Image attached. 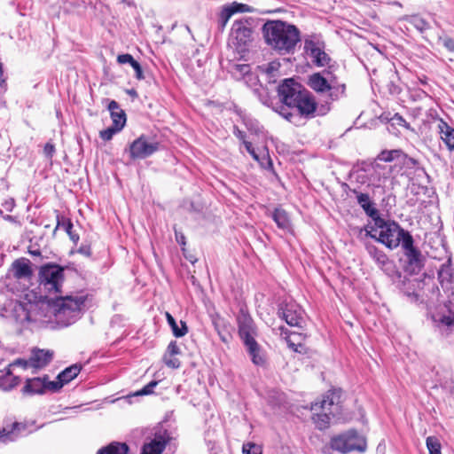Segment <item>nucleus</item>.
<instances>
[{
  "label": "nucleus",
  "mask_w": 454,
  "mask_h": 454,
  "mask_svg": "<svg viewBox=\"0 0 454 454\" xmlns=\"http://www.w3.org/2000/svg\"><path fill=\"white\" fill-rule=\"evenodd\" d=\"M378 159L381 161L391 162L395 160H399L404 164H408L409 162L415 165L417 161L413 158H409L402 150H385L382 151Z\"/></svg>",
  "instance_id": "nucleus-24"
},
{
  "label": "nucleus",
  "mask_w": 454,
  "mask_h": 454,
  "mask_svg": "<svg viewBox=\"0 0 454 454\" xmlns=\"http://www.w3.org/2000/svg\"><path fill=\"white\" fill-rule=\"evenodd\" d=\"M37 296L30 292L25 294V301H15L13 314L20 323L35 322L40 324L55 322L64 327L74 323L84 306L83 296L57 297L52 303L35 301Z\"/></svg>",
  "instance_id": "nucleus-1"
},
{
  "label": "nucleus",
  "mask_w": 454,
  "mask_h": 454,
  "mask_svg": "<svg viewBox=\"0 0 454 454\" xmlns=\"http://www.w3.org/2000/svg\"><path fill=\"white\" fill-rule=\"evenodd\" d=\"M122 129H119V127H115L112 125L111 127L101 130L99 133L100 137L105 141H109L113 138V137L120 132Z\"/></svg>",
  "instance_id": "nucleus-40"
},
{
  "label": "nucleus",
  "mask_w": 454,
  "mask_h": 454,
  "mask_svg": "<svg viewBox=\"0 0 454 454\" xmlns=\"http://www.w3.org/2000/svg\"><path fill=\"white\" fill-rule=\"evenodd\" d=\"M332 449L342 453L354 450L363 452L366 450V441L363 435L355 430H349L342 434L335 436L331 440Z\"/></svg>",
  "instance_id": "nucleus-8"
},
{
  "label": "nucleus",
  "mask_w": 454,
  "mask_h": 454,
  "mask_svg": "<svg viewBox=\"0 0 454 454\" xmlns=\"http://www.w3.org/2000/svg\"><path fill=\"white\" fill-rule=\"evenodd\" d=\"M438 127L440 129L441 138L450 151H454V128L442 121L440 122Z\"/></svg>",
  "instance_id": "nucleus-28"
},
{
  "label": "nucleus",
  "mask_w": 454,
  "mask_h": 454,
  "mask_svg": "<svg viewBox=\"0 0 454 454\" xmlns=\"http://www.w3.org/2000/svg\"><path fill=\"white\" fill-rule=\"evenodd\" d=\"M366 230V235L383 244L390 250L397 248L411 233L403 229L394 221H386L383 218L376 219L372 226Z\"/></svg>",
  "instance_id": "nucleus-4"
},
{
  "label": "nucleus",
  "mask_w": 454,
  "mask_h": 454,
  "mask_svg": "<svg viewBox=\"0 0 454 454\" xmlns=\"http://www.w3.org/2000/svg\"><path fill=\"white\" fill-rule=\"evenodd\" d=\"M244 145L248 152V153L255 160H257L262 167L266 166H271V161L267 154H263L262 158H260L259 154L256 153L255 150L254 149L252 144L247 140H244Z\"/></svg>",
  "instance_id": "nucleus-34"
},
{
  "label": "nucleus",
  "mask_w": 454,
  "mask_h": 454,
  "mask_svg": "<svg viewBox=\"0 0 454 454\" xmlns=\"http://www.w3.org/2000/svg\"><path fill=\"white\" fill-rule=\"evenodd\" d=\"M232 72L234 74L245 75L250 72V67L247 64H234Z\"/></svg>",
  "instance_id": "nucleus-44"
},
{
  "label": "nucleus",
  "mask_w": 454,
  "mask_h": 454,
  "mask_svg": "<svg viewBox=\"0 0 454 454\" xmlns=\"http://www.w3.org/2000/svg\"><path fill=\"white\" fill-rule=\"evenodd\" d=\"M309 84L314 90L318 92H324L331 89L327 80L318 73L310 76Z\"/></svg>",
  "instance_id": "nucleus-29"
},
{
  "label": "nucleus",
  "mask_w": 454,
  "mask_h": 454,
  "mask_svg": "<svg viewBox=\"0 0 454 454\" xmlns=\"http://www.w3.org/2000/svg\"><path fill=\"white\" fill-rule=\"evenodd\" d=\"M128 446L126 443L112 442L106 447L100 449L97 454H127Z\"/></svg>",
  "instance_id": "nucleus-31"
},
{
  "label": "nucleus",
  "mask_w": 454,
  "mask_h": 454,
  "mask_svg": "<svg viewBox=\"0 0 454 454\" xmlns=\"http://www.w3.org/2000/svg\"><path fill=\"white\" fill-rule=\"evenodd\" d=\"M12 366L10 364L8 368L0 370V388L4 391L11 390L19 384V377L12 374Z\"/></svg>",
  "instance_id": "nucleus-27"
},
{
  "label": "nucleus",
  "mask_w": 454,
  "mask_h": 454,
  "mask_svg": "<svg viewBox=\"0 0 454 454\" xmlns=\"http://www.w3.org/2000/svg\"><path fill=\"white\" fill-rule=\"evenodd\" d=\"M443 45L450 51L454 52V40L448 38L443 42Z\"/></svg>",
  "instance_id": "nucleus-52"
},
{
  "label": "nucleus",
  "mask_w": 454,
  "mask_h": 454,
  "mask_svg": "<svg viewBox=\"0 0 454 454\" xmlns=\"http://www.w3.org/2000/svg\"><path fill=\"white\" fill-rule=\"evenodd\" d=\"M176 239L180 245H185V237L183 234L179 235L177 232H176Z\"/></svg>",
  "instance_id": "nucleus-55"
},
{
  "label": "nucleus",
  "mask_w": 454,
  "mask_h": 454,
  "mask_svg": "<svg viewBox=\"0 0 454 454\" xmlns=\"http://www.w3.org/2000/svg\"><path fill=\"white\" fill-rule=\"evenodd\" d=\"M280 330H281V334L286 335L285 339H286L289 348H293L294 351H298V347L301 346V344L299 342L295 343V341H298V340H296V339H301V335L295 334V333H291V334L287 335V331L284 327H280Z\"/></svg>",
  "instance_id": "nucleus-36"
},
{
  "label": "nucleus",
  "mask_w": 454,
  "mask_h": 454,
  "mask_svg": "<svg viewBox=\"0 0 454 454\" xmlns=\"http://www.w3.org/2000/svg\"><path fill=\"white\" fill-rule=\"evenodd\" d=\"M305 89L294 79L289 78L283 81L278 87V95L279 102L274 103V100L268 96H260L261 102L272 108L276 113L287 120L289 122L296 123L297 114L292 113L290 109L294 106L299 97L304 92Z\"/></svg>",
  "instance_id": "nucleus-3"
},
{
  "label": "nucleus",
  "mask_w": 454,
  "mask_h": 454,
  "mask_svg": "<svg viewBox=\"0 0 454 454\" xmlns=\"http://www.w3.org/2000/svg\"><path fill=\"white\" fill-rule=\"evenodd\" d=\"M330 59H315V62L317 66L323 67L325 65H327Z\"/></svg>",
  "instance_id": "nucleus-54"
},
{
  "label": "nucleus",
  "mask_w": 454,
  "mask_h": 454,
  "mask_svg": "<svg viewBox=\"0 0 454 454\" xmlns=\"http://www.w3.org/2000/svg\"><path fill=\"white\" fill-rule=\"evenodd\" d=\"M50 384L51 381L48 380L47 376L27 379L22 388V393L28 395H42L47 390L51 391Z\"/></svg>",
  "instance_id": "nucleus-17"
},
{
  "label": "nucleus",
  "mask_w": 454,
  "mask_h": 454,
  "mask_svg": "<svg viewBox=\"0 0 454 454\" xmlns=\"http://www.w3.org/2000/svg\"><path fill=\"white\" fill-rule=\"evenodd\" d=\"M117 57H125V58H128V57H132L130 54L129 53H126V54H119Z\"/></svg>",
  "instance_id": "nucleus-62"
},
{
  "label": "nucleus",
  "mask_w": 454,
  "mask_h": 454,
  "mask_svg": "<svg viewBox=\"0 0 454 454\" xmlns=\"http://www.w3.org/2000/svg\"><path fill=\"white\" fill-rule=\"evenodd\" d=\"M354 192L356 195L358 204L366 215L372 219L373 223L376 222V219L380 218L378 209L373 206L367 193H362L356 191H354Z\"/></svg>",
  "instance_id": "nucleus-25"
},
{
  "label": "nucleus",
  "mask_w": 454,
  "mask_h": 454,
  "mask_svg": "<svg viewBox=\"0 0 454 454\" xmlns=\"http://www.w3.org/2000/svg\"><path fill=\"white\" fill-rule=\"evenodd\" d=\"M222 325H223L224 324L220 320L214 322L215 329L216 330L220 339L222 341L227 343L231 339V334L228 331H224L221 328Z\"/></svg>",
  "instance_id": "nucleus-42"
},
{
  "label": "nucleus",
  "mask_w": 454,
  "mask_h": 454,
  "mask_svg": "<svg viewBox=\"0 0 454 454\" xmlns=\"http://www.w3.org/2000/svg\"><path fill=\"white\" fill-rule=\"evenodd\" d=\"M303 51L308 57H328L325 52V43L319 34H311L304 36Z\"/></svg>",
  "instance_id": "nucleus-14"
},
{
  "label": "nucleus",
  "mask_w": 454,
  "mask_h": 454,
  "mask_svg": "<svg viewBox=\"0 0 454 454\" xmlns=\"http://www.w3.org/2000/svg\"><path fill=\"white\" fill-rule=\"evenodd\" d=\"M243 454H262V447L254 442H247L243 444L242 447Z\"/></svg>",
  "instance_id": "nucleus-41"
},
{
  "label": "nucleus",
  "mask_w": 454,
  "mask_h": 454,
  "mask_svg": "<svg viewBox=\"0 0 454 454\" xmlns=\"http://www.w3.org/2000/svg\"><path fill=\"white\" fill-rule=\"evenodd\" d=\"M279 68L280 63L277 59L266 63H262L257 67L259 74L264 77V79L270 83L275 82L276 78L279 76Z\"/></svg>",
  "instance_id": "nucleus-23"
},
{
  "label": "nucleus",
  "mask_w": 454,
  "mask_h": 454,
  "mask_svg": "<svg viewBox=\"0 0 454 454\" xmlns=\"http://www.w3.org/2000/svg\"><path fill=\"white\" fill-rule=\"evenodd\" d=\"M390 168L376 163L372 166V173L369 176V186L382 188L385 186L390 175Z\"/></svg>",
  "instance_id": "nucleus-19"
},
{
  "label": "nucleus",
  "mask_w": 454,
  "mask_h": 454,
  "mask_svg": "<svg viewBox=\"0 0 454 454\" xmlns=\"http://www.w3.org/2000/svg\"><path fill=\"white\" fill-rule=\"evenodd\" d=\"M71 239L74 241V242H76L78 239H79V237L77 235H74L73 233H71V235H69Z\"/></svg>",
  "instance_id": "nucleus-60"
},
{
  "label": "nucleus",
  "mask_w": 454,
  "mask_h": 454,
  "mask_svg": "<svg viewBox=\"0 0 454 454\" xmlns=\"http://www.w3.org/2000/svg\"><path fill=\"white\" fill-rule=\"evenodd\" d=\"M226 7L229 9L231 15L243 12H254L256 11L255 8L251 5L238 2H233L230 4H227Z\"/></svg>",
  "instance_id": "nucleus-35"
},
{
  "label": "nucleus",
  "mask_w": 454,
  "mask_h": 454,
  "mask_svg": "<svg viewBox=\"0 0 454 454\" xmlns=\"http://www.w3.org/2000/svg\"><path fill=\"white\" fill-rule=\"evenodd\" d=\"M262 32L266 44L281 55L294 54L301 41L299 28L280 20H267Z\"/></svg>",
  "instance_id": "nucleus-2"
},
{
  "label": "nucleus",
  "mask_w": 454,
  "mask_h": 454,
  "mask_svg": "<svg viewBox=\"0 0 454 454\" xmlns=\"http://www.w3.org/2000/svg\"><path fill=\"white\" fill-rule=\"evenodd\" d=\"M53 352L51 350L35 349L28 360L17 359L11 365L21 366L24 369H41L45 367L52 359Z\"/></svg>",
  "instance_id": "nucleus-11"
},
{
  "label": "nucleus",
  "mask_w": 454,
  "mask_h": 454,
  "mask_svg": "<svg viewBox=\"0 0 454 454\" xmlns=\"http://www.w3.org/2000/svg\"><path fill=\"white\" fill-rule=\"evenodd\" d=\"M439 385L442 387L448 389L450 392H452L454 389V381L452 380H446L444 383L440 382Z\"/></svg>",
  "instance_id": "nucleus-50"
},
{
  "label": "nucleus",
  "mask_w": 454,
  "mask_h": 454,
  "mask_svg": "<svg viewBox=\"0 0 454 454\" xmlns=\"http://www.w3.org/2000/svg\"><path fill=\"white\" fill-rule=\"evenodd\" d=\"M64 279V270L56 264H47L39 271V288L49 294L60 293Z\"/></svg>",
  "instance_id": "nucleus-7"
},
{
  "label": "nucleus",
  "mask_w": 454,
  "mask_h": 454,
  "mask_svg": "<svg viewBox=\"0 0 454 454\" xmlns=\"http://www.w3.org/2000/svg\"><path fill=\"white\" fill-rule=\"evenodd\" d=\"M402 247L406 258L405 270L411 274H418L424 267V256L414 246L413 237H407L402 243Z\"/></svg>",
  "instance_id": "nucleus-9"
},
{
  "label": "nucleus",
  "mask_w": 454,
  "mask_h": 454,
  "mask_svg": "<svg viewBox=\"0 0 454 454\" xmlns=\"http://www.w3.org/2000/svg\"><path fill=\"white\" fill-rule=\"evenodd\" d=\"M234 135L239 138L240 139L243 143H244V140L245 137H246V135L243 131H241L240 129H239L237 127H234V131H233Z\"/></svg>",
  "instance_id": "nucleus-53"
},
{
  "label": "nucleus",
  "mask_w": 454,
  "mask_h": 454,
  "mask_svg": "<svg viewBox=\"0 0 454 454\" xmlns=\"http://www.w3.org/2000/svg\"><path fill=\"white\" fill-rule=\"evenodd\" d=\"M246 126L249 130L253 132L256 133L259 130L258 123L256 121H246Z\"/></svg>",
  "instance_id": "nucleus-51"
},
{
  "label": "nucleus",
  "mask_w": 454,
  "mask_h": 454,
  "mask_svg": "<svg viewBox=\"0 0 454 454\" xmlns=\"http://www.w3.org/2000/svg\"><path fill=\"white\" fill-rule=\"evenodd\" d=\"M117 60L120 64L129 63L136 73V77L138 80L144 79L142 67L135 59H117Z\"/></svg>",
  "instance_id": "nucleus-38"
},
{
  "label": "nucleus",
  "mask_w": 454,
  "mask_h": 454,
  "mask_svg": "<svg viewBox=\"0 0 454 454\" xmlns=\"http://www.w3.org/2000/svg\"><path fill=\"white\" fill-rule=\"evenodd\" d=\"M14 206H15V201L13 199H9L3 203V207L7 212L12 211Z\"/></svg>",
  "instance_id": "nucleus-49"
},
{
  "label": "nucleus",
  "mask_w": 454,
  "mask_h": 454,
  "mask_svg": "<svg viewBox=\"0 0 454 454\" xmlns=\"http://www.w3.org/2000/svg\"><path fill=\"white\" fill-rule=\"evenodd\" d=\"M237 323L239 327V334L244 344L254 346L255 336L257 331L254 320L245 308H240L237 316Z\"/></svg>",
  "instance_id": "nucleus-10"
},
{
  "label": "nucleus",
  "mask_w": 454,
  "mask_h": 454,
  "mask_svg": "<svg viewBox=\"0 0 454 454\" xmlns=\"http://www.w3.org/2000/svg\"><path fill=\"white\" fill-rule=\"evenodd\" d=\"M439 321L441 324L446 325V326H450L453 325L454 323V318L452 316H450V315H443L440 318H439Z\"/></svg>",
  "instance_id": "nucleus-48"
},
{
  "label": "nucleus",
  "mask_w": 454,
  "mask_h": 454,
  "mask_svg": "<svg viewBox=\"0 0 454 454\" xmlns=\"http://www.w3.org/2000/svg\"><path fill=\"white\" fill-rule=\"evenodd\" d=\"M316 109L317 104L313 97L307 90H305L290 111L297 114V118L295 119L297 121L298 119H300V116L312 117Z\"/></svg>",
  "instance_id": "nucleus-15"
},
{
  "label": "nucleus",
  "mask_w": 454,
  "mask_h": 454,
  "mask_svg": "<svg viewBox=\"0 0 454 454\" xmlns=\"http://www.w3.org/2000/svg\"><path fill=\"white\" fill-rule=\"evenodd\" d=\"M159 149V143L148 142L145 136L134 140L129 145V154L132 159H145Z\"/></svg>",
  "instance_id": "nucleus-13"
},
{
  "label": "nucleus",
  "mask_w": 454,
  "mask_h": 454,
  "mask_svg": "<svg viewBox=\"0 0 454 454\" xmlns=\"http://www.w3.org/2000/svg\"><path fill=\"white\" fill-rule=\"evenodd\" d=\"M12 270L17 279L29 280L33 275L31 262L27 258L15 260L12 264Z\"/></svg>",
  "instance_id": "nucleus-22"
},
{
  "label": "nucleus",
  "mask_w": 454,
  "mask_h": 454,
  "mask_svg": "<svg viewBox=\"0 0 454 454\" xmlns=\"http://www.w3.org/2000/svg\"><path fill=\"white\" fill-rule=\"evenodd\" d=\"M27 434V425L14 422L12 427L0 429V443H8Z\"/></svg>",
  "instance_id": "nucleus-21"
},
{
  "label": "nucleus",
  "mask_w": 454,
  "mask_h": 454,
  "mask_svg": "<svg viewBox=\"0 0 454 454\" xmlns=\"http://www.w3.org/2000/svg\"><path fill=\"white\" fill-rule=\"evenodd\" d=\"M43 153L48 159H51L55 153V146L51 143H47L43 148Z\"/></svg>",
  "instance_id": "nucleus-47"
},
{
  "label": "nucleus",
  "mask_w": 454,
  "mask_h": 454,
  "mask_svg": "<svg viewBox=\"0 0 454 454\" xmlns=\"http://www.w3.org/2000/svg\"><path fill=\"white\" fill-rule=\"evenodd\" d=\"M231 16L232 15L230 12L229 9L226 7V5H224L219 13L218 26L220 30L224 29Z\"/></svg>",
  "instance_id": "nucleus-39"
},
{
  "label": "nucleus",
  "mask_w": 454,
  "mask_h": 454,
  "mask_svg": "<svg viewBox=\"0 0 454 454\" xmlns=\"http://www.w3.org/2000/svg\"><path fill=\"white\" fill-rule=\"evenodd\" d=\"M107 108L110 112L113 125L123 129L126 123V114L115 100L108 103Z\"/></svg>",
  "instance_id": "nucleus-26"
},
{
  "label": "nucleus",
  "mask_w": 454,
  "mask_h": 454,
  "mask_svg": "<svg viewBox=\"0 0 454 454\" xmlns=\"http://www.w3.org/2000/svg\"><path fill=\"white\" fill-rule=\"evenodd\" d=\"M166 317H167L168 325H170V327L172 329L173 334L176 337L180 338V337L184 336L187 333L188 328L184 322H183V321L180 322L182 327L179 328L175 318L168 312L166 313Z\"/></svg>",
  "instance_id": "nucleus-32"
},
{
  "label": "nucleus",
  "mask_w": 454,
  "mask_h": 454,
  "mask_svg": "<svg viewBox=\"0 0 454 454\" xmlns=\"http://www.w3.org/2000/svg\"><path fill=\"white\" fill-rule=\"evenodd\" d=\"M340 390H330L321 401L311 404L312 419L318 429L327 428L331 419L340 413Z\"/></svg>",
  "instance_id": "nucleus-5"
},
{
  "label": "nucleus",
  "mask_w": 454,
  "mask_h": 454,
  "mask_svg": "<svg viewBox=\"0 0 454 454\" xmlns=\"http://www.w3.org/2000/svg\"><path fill=\"white\" fill-rule=\"evenodd\" d=\"M429 454H442L441 443L435 436H428L426 441Z\"/></svg>",
  "instance_id": "nucleus-37"
},
{
  "label": "nucleus",
  "mask_w": 454,
  "mask_h": 454,
  "mask_svg": "<svg viewBox=\"0 0 454 454\" xmlns=\"http://www.w3.org/2000/svg\"><path fill=\"white\" fill-rule=\"evenodd\" d=\"M389 121L392 123V125H398V126L405 128L406 129H411L410 124L399 114H395L389 119Z\"/></svg>",
  "instance_id": "nucleus-43"
},
{
  "label": "nucleus",
  "mask_w": 454,
  "mask_h": 454,
  "mask_svg": "<svg viewBox=\"0 0 454 454\" xmlns=\"http://www.w3.org/2000/svg\"><path fill=\"white\" fill-rule=\"evenodd\" d=\"M4 218L6 219V220H9V221L12 220V215H6V216H4Z\"/></svg>",
  "instance_id": "nucleus-63"
},
{
  "label": "nucleus",
  "mask_w": 454,
  "mask_h": 454,
  "mask_svg": "<svg viewBox=\"0 0 454 454\" xmlns=\"http://www.w3.org/2000/svg\"><path fill=\"white\" fill-rule=\"evenodd\" d=\"M157 381H151L145 385L141 390L136 393V395H144L153 393V388L156 387Z\"/></svg>",
  "instance_id": "nucleus-45"
},
{
  "label": "nucleus",
  "mask_w": 454,
  "mask_h": 454,
  "mask_svg": "<svg viewBox=\"0 0 454 454\" xmlns=\"http://www.w3.org/2000/svg\"><path fill=\"white\" fill-rule=\"evenodd\" d=\"M170 437L166 430L155 433L154 437L145 443L141 454H161L166 448Z\"/></svg>",
  "instance_id": "nucleus-16"
},
{
  "label": "nucleus",
  "mask_w": 454,
  "mask_h": 454,
  "mask_svg": "<svg viewBox=\"0 0 454 454\" xmlns=\"http://www.w3.org/2000/svg\"><path fill=\"white\" fill-rule=\"evenodd\" d=\"M31 254H34V255H38V254H40V252L39 251H33V252H31Z\"/></svg>",
  "instance_id": "nucleus-64"
},
{
  "label": "nucleus",
  "mask_w": 454,
  "mask_h": 454,
  "mask_svg": "<svg viewBox=\"0 0 454 454\" xmlns=\"http://www.w3.org/2000/svg\"><path fill=\"white\" fill-rule=\"evenodd\" d=\"M365 248L372 259L384 271L389 273L394 269V263L389 260L387 255L376 246L367 243Z\"/></svg>",
  "instance_id": "nucleus-18"
},
{
  "label": "nucleus",
  "mask_w": 454,
  "mask_h": 454,
  "mask_svg": "<svg viewBox=\"0 0 454 454\" xmlns=\"http://www.w3.org/2000/svg\"><path fill=\"white\" fill-rule=\"evenodd\" d=\"M443 273H444V272H443V270H441V271L439 272V276H438V278H440L441 282H442Z\"/></svg>",
  "instance_id": "nucleus-61"
},
{
  "label": "nucleus",
  "mask_w": 454,
  "mask_h": 454,
  "mask_svg": "<svg viewBox=\"0 0 454 454\" xmlns=\"http://www.w3.org/2000/svg\"><path fill=\"white\" fill-rule=\"evenodd\" d=\"M413 24L416 27V28L421 32L427 29L429 27L428 23L420 18H414Z\"/></svg>",
  "instance_id": "nucleus-46"
},
{
  "label": "nucleus",
  "mask_w": 454,
  "mask_h": 454,
  "mask_svg": "<svg viewBox=\"0 0 454 454\" xmlns=\"http://www.w3.org/2000/svg\"><path fill=\"white\" fill-rule=\"evenodd\" d=\"M81 371V366L73 364L61 372L56 380L51 381V392L59 390L65 384L74 379Z\"/></svg>",
  "instance_id": "nucleus-20"
},
{
  "label": "nucleus",
  "mask_w": 454,
  "mask_h": 454,
  "mask_svg": "<svg viewBox=\"0 0 454 454\" xmlns=\"http://www.w3.org/2000/svg\"><path fill=\"white\" fill-rule=\"evenodd\" d=\"M272 218L274 222L277 223L278 227L284 230H290V220L286 214V212L283 209L277 208L272 214Z\"/></svg>",
  "instance_id": "nucleus-30"
},
{
  "label": "nucleus",
  "mask_w": 454,
  "mask_h": 454,
  "mask_svg": "<svg viewBox=\"0 0 454 454\" xmlns=\"http://www.w3.org/2000/svg\"><path fill=\"white\" fill-rule=\"evenodd\" d=\"M253 20H235L231 26L228 45L238 54L246 53L253 42Z\"/></svg>",
  "instance_id": "nucleus-6"
},
{
  "label": "nucleus",
  "mask_w": 454,
  "mask_h": 454,
  "mask_svg": "<svg viewBox=\"0 0 454 454\" xmlns=\"http://www.w3.org/2000/svg\"><path fill=\"white\" fill-rule=\"evenodd\" d=\"M278 313L290 326L301 328L305 322L303 309L294 301L286 302L279 308Z\"/></svg>",
  "instance_id": "nucleus-12"
},
{
  "label": "nucleus",
  "mask_w": 454,
  "mask_h": 454,
  "mask_svg": "<svg viewBox=\"0 0 454 454\" xmlns=\"http://www.w3.org/2000/svg\"><path fill=\"white\" fill-rule=\"evenodd\" d=\"M245 346L247 347V351L252 357V362L256 365H262L265 360L256 340H254V346L253 345V347L249 344H245Z\"/></svg>",
  "instance_id": "nucleus-33"
},
{
  "label": "nucleus",
  "mask_w": 454,
  "mask_h": 454,
  "mask_svg": "<svg viewBox=\"0 0 454 454\" xmlns=\"http://www.w3.org/2000/svg\"><path fill=\"white\" fill-rule=\"evenodd\" d=\"M72 228H73V223H72L71 222H68V223L66 224L65 229H66L67 232L69 235H71V233H72V231H71Z\"/></svg>",
  "instance_id": "nucleus-58"
},
{
  "label": "nucleus",
  "mask_w": 454,
  "mask_h": 454,
  "mask_svg": "<svg viewBox=\"0 0 454 454\" xmlns=\"http://www.w3.org/2000/svg\"><path fill=\"white\" fill-rule=\"evenodd\" d=\"M168 349H169L170 353H172V354H177L178 353V348L176 347V344L175 342H171L168 345Z\"/></svg>",
  "instance_id": "nucleus-56"
},
{
  "label": "nucleus",
  "mask_w": 454,
  "mask_h": 454,
  "mask_svg": "<svg viewBox=\"0 0 454 454\" xmlns=\"http://www.w3.org/2000/svg\"><path fill=\"white\" fill-rule=\"evenodd\" d=\"M403 293L407 295V296H414L415 298H417V294L412 291L411 292L410 290H406V289H403Z\"/></svg>",
  "instance_id": "nucleus-59"
},
{
  "label": "nucleus",
  "mask_w": 454,
  "mask_h": 454,
  "mask_svg": "<svg viewBox=\"0 0 454 454\" xmlns=\"http://www.w3.org/2000/svg\"><path fill=\"white\" fill-rule=\"evenodd\" d=\"M0 87H2V88L5 87V79L3 78V66H2V63H0Z\"/></svg>",
  "instance_id": "nucleus-57"
}]
</instances>
